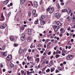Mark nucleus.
<instances>
[{
  "mask_svg": "<svg viewBox=\"0 0 75 75\" xmlns=\"http://www.w3.org/2000/svg\"><path fill=\"white\" fill-rule=\"evenodd\" d=\"M26 0H21V4L22 3V4H23L24 2H25V1Z\"/></svg>",
  "mask_w": 75,
  "mask_h": 75,
  "instance_id": "5701e85b",
  "label": "nucleus"
},
{
  "mask_svg": "<svg viewBox=\"0 0 75 75\" xmlns=\"http://www.w3.org/2000/svg\"><path fill=\"white\" fill-rule=\"evenodd\" d=\"M60 57V55H59V54H57L55 56V57L56 58H58V57Z\"/></svg>",
  "mask_w": 75,
  "mask_h": 75,
  "instance_id": "2f4dec72",
  "label": "nucleus"
},
{
  "mask_svg": "<svg viewBox=\"0 0 75 75\" xmlns=\"http://www.w3.org/2000/svg\"><path fill=\"white\" fill-rule=\"evenodd\" d=\"M33 31V30L32 29H29L28 30V34H31L32 32Z\"/></svg>",
  "mask_w": 75,
  "mask_h": 75,
  "instance_id": "9b49d317",
  "label": "nucleus"
},
{
  "mask_svg": "<svg viewBox=\"0 0 75 75\" xmlns=\"http://www.w3.org/2000/svg\"><path fill=\"white\" fill-rule=\"evenodd\" d=\"M35 61H37V63H38L40 62V58H37L35 59Z\"/></svg>",
  "mask_w": 75,
  "mask_h": 75,
  "instance_id": "6ab92c4d",
  "label": "nucleus"
},
{
  "mask_svg": "<svg viewBox=\"0 0 75 75\" xmlns=\"http://www.w3.org/2000/svg\"><path fill=\"white\" fill-rule=\"evenodd\" d=\"M51 7H50L48 9H47V11H48L50 13H52L54 11V7H52L51 8H50Z\"/></svg>",
  "mask_w": 75,
  "mask_h": 75,
  "instance_id": "f257e3e1",
  "label": "nucleus"
},
{
  "mask_svg": "<svg viewBox=\"0 0 75 75\" xmlns=\"http://www.w3.org/2000/svg\"><path fill=\"white\" fill-rule=\"evenodd\" d=\"M27 58L28 60H31V57H29V56H27Z\"/></svg>",
  "mask_w": 75,
  "mask_h": 75,
  "instance_id": "473e14b6",
  "label": "nucleus"
},
{
  "mask_svg": "<svg viewBox=\"0 0 75 75\" xmlns=\"http://www.w3.org/2000/svg\"><path fill=\"white\" fill-rule=\"evenodd\" d=\"M74 56L72 55H69L67 57V60H71L73 59Z\"/></svg>",
  "mask_w": 75,
  "mask_h": 75,
  "instance_id": "7ed1b4c3",
  "label": "nucleus"
},
{
  "mask_svg": "<svg viewBox=\"0 0 75 75\" xmlns=\"http://www.w3.org/2000/svg\"><path fill=\"white\" fill-rule=\"evenodd\" d=\"M58 69L59 70H60V71H62V69H61V68L60 67H58Z\"/></svg>",
  "mask_w": 75,
  "mask_h": 75,
  "instance_id": "79ce46f5",
  "label": "nucleus"
},
{
  "mask_svg": "<svg viewBox=\"0 0 75 75\" xmlns=\"http://www.w3.org/2000/svg\"><path fill=\"white\" fill-rule=\"evenodd\" d=\"M25 68H27V65H25Z\"/></svg>",
  "mask_w": 75,
  "mask_h": 75,
  "instance_id": "69168bd1",
  "label": "nucleus"
},
{
  "mask_svg": "<svg viewBox=\"0 0 75 75\" xmlns=\"http://www.w3.org/2000/svg\"><path fill=\"white\" fill-rule=\"evenodd\" d=\"M7 52H2L1 53V55L3 57H6L7 56Z\"/></svg>",
  "mask_w": 75,
  "mask_h": 75,
  "instance_id": "6e6552de",
  "label": "nucleus"
},
{
  "mask_svg": "<svg viewBox=\"0 0 75 75\" xmlns=\"http://www.w3.org/2000/svg\"><path fill=\"white\" fill-rule=\"evenodd\" d=\"M34 5L35 7H38V3L37 2V1H35L34 2Z\"/></svg>",
  "mask_w": 75,
  "mask_h": 75,
  "instance_id": "ddd939ff",
  "label": "nucleus"
},
{
  "mask_svg": "<svg viewBox=\"0 0 75 75\" xmlns=\"http://www.w3.org/2000/svg\"><path fill=\"white\" fill-rule=\"evenodd\" d=\"M43 3V1L42 0H41L40 1V5L41 6Z\"/></svg>",
  "mask_w": 75,
  "mask_h": 75,
  "instance_id": "c85d7f7f",
  "label": "nucleus"
},
{
  "mask_svg": "<svg viewBox=\"0 0 75 75\" xmlns=\"http://www.w3.org/2000/svg\"><path fill=\"white\" fill-rule=\"evenodd\" d=\"M73 37V38H74V37H75V34H73L72 35Z\"/></svg>",
  "mask_w": 75,
  "mask_h": 75,
  "instance_id": "680f3d73",
  "label": "nucleus"
},
{
  "mask_svg": "<svg viewBox=\"0 0 75 75\" xmlns=\"http://www.w3.org/2000/svg\"><path fill=\"white\" fill-rule=\"evenodd\" d=\"M67 12V9H63L62 11V12H63L64 13H65V12Z\"/></svg>",
  "mask_w": 75,
  "mask_h": 75,
  "instance_id": "cd10ccee",
  "label": "nucleus"
},
{
  "mask_svg": "<svg viewBox=\"0 0 75 75\" xmlns=\"http://www.w3.org/2000/svg\"><path fill=\"white\" fill-rule=\"evenodd\" d=\"M28 52H31V49H29Z\"/></svg>",
  "mask_w": 75,
  "mask_h": 75,
  "instance_id": "864d4df0",
  "label": "nucleus"
},
{
  "mask_svg": "<svg viewBox=\"0 0 75 75\" xmlns=\"http://www.w3.org/2000/svg\"><path fill=\"white\" fill-rule=\"evenodd\" d=\"M24 52V50L22 49H20L19 50V54H22V53Z\"/></svg>",
  "mask_w": 75,
  "mask_h": 75,
  "instance_id": "2eb2a0df",
  "label": "nucleus"
},
{
  "mask_svg": "<svg viewBox=\"0 0 75 75\" xmlns=\"http://www.w3.org/2000/svg\"><path fill=\"white\" fill-rule=\"evenodd\" d=\"M27 41L28 42H31L32 41V37H30L28 38Z\"/></svg>",
  "mask_w": 75,
  "mask_h": 75,
  "instance_id": "4468645a",
  "label": "nucleus"
},
{
  "mask_svg": "<svg viewBox=\"0 0 75 75\" xmlns=\"http://www.w3.org/2000/svg\"><path fill=\"white\" fill-rule=\"evenodd\" d=\"M58 26L56 25H53L52 26L53 28H54V29H55V28H56Z\"/></svg>",
  "mask_w": 75,
  "mask_h": 75,
  "instance_id": "72a5a7b5",
  "label": "nucleus"
},
{
  "mask_svg": "<svg viewBox=\"0 0 75 75\" xmlns=\"http://www.w3.org/2000/svg\"><path fill=\"white\" fill-rule=\"evenodd\" d=\"M24 71L23 70H21V73L22 74V75H23V74H24Z\"/></svg>",
  "mask_w": 75,
  "mask_h": 75,
  "instance_id": "09e8293b",
  "label": "nucleus"
},
{
  "mask_svg": "<svg viewBox=\"0 0 75 75\" xmlns=\"http://www.w3.org/2000/svg\"><path fill=\"white\" fill-rule=\"evenodd\" d=\"M61 53V51L59 50H57L56 52V54H60Z\"/></svg>",
  "mask_w": 75,
  "mask_h": 75,
  "instance_id": "412c9836",
  "label": "nucleus"
},
{
  "mask_svg": "<svg viewBox=\"0 0 75 75\" xmlns=\"http://www.w3.org/2000/svg\"><path fill=\"white\" fill-rule=\"evenodd\" d=\"M59 28V27L58 26L56 28L54 29V31L55 32H58V29Z\"/></svg>",
  "mask_w": 75,
  "mask_h": 75,
  "instance_id": "a211bd4d",
  "label": "nucleus"
},
{
  "mask_svg": "<svg viewBox=\"0 0 75 75\" xmlns=\"http://www.w3.org/2000/svg\"><path fill=\"white\" fill-rule=\"evenodd\" d=\"M56 25H57V27H59V26H61L62 25V23H61L60 22L58 21L56 23Z\"/></svg>",
  "mask_w": 75,
  "mask_h": 75,
  "instance_id": "f8f14e48",
  "label": "nucleus"
},
{
  "mask_svg": "<svg viewBox=\"0 0 75 75\" xmlns=\"http://www.w3.org/2000/svg\"><path fill=\"white\" fill-rule=\"evenodd\" d=\"M43 52H44L43 51H40V53H41V54H42V53H43Z\"/></svg>",
  "mask_w": 75,
  "mask_h": 75,
  "instance_id": "e2e57ef3",
  "label": "nucleus"
},
{
  "mask_svg": "<svg viewBox=\"0 0 75 75\" xmlns=\"http://www.w3.org/2000/svg\"><path fill=\"white\" fill-rule=\"evenodd\" d=\"M40 64H39L38 67H36V69H38V68H40Z\"/></svg>",
  "mask_w": 75,
  "mask_h": 75,
  "instance_id": "de8ad7c7",
  "label": "nucleus"
},
{
  "mask_svg": "<svg viewBox=\"0 0 75 75\" xmlns=\"http://www.w3.org/2000/svg\"><path fill=\"white\" fill-rule=\"evenodd\" d=\"M63 64H67V62H63Z\"/></svg>",
  "mask_w": 75,
  "mask_h": 75,
  "instance_id": "774afa93",
  "label": "nucleus"
},
{
  "mask_svg": "<svg viewBox=\"0 0 75 75\" xmlns=\"http://www.w3.org/2000/svg\"><path fill=\"white\" fill-rule=\"evenodd\" d=\"M35 33V32L34 31V30H33V31L32 32V34H34Z\"/></svg>",
  "mask_w": 75,
  "mask_h": 75,
  "instance_id": "338daca9",
  "label": "nucleus"
},
{
  "mask_svg": "<svg viewBox=\"0 0 75 75\" xmlns=\"http://www.w3.org/2000/svg\"><path fill=\"white\" fill-rule=\"evenodd\" d=\"M12 59V56L9 55L6 57V59L7 61H10Z\"/></svg>",
  "mask_w": 75,
  "mask_h": 75,
  "instance_id": "423d86ee",
  "label": "nucleus"
},
{
  "mask_svg": "<svg viewBox=\"0 0 75 75\" xmlns=\"http://www.w3.org/2000/svg\"><path fill=\"white\" fill-rule=\"evenodd\" d=\"M5 20V18H4V17L3 16V13L1 14V18H0V21H4Z\"/></svg>",
  "mask_w": 75,
  "mask_h": 75,
  "instance_id": "39448f33",
  "label": "nucleus"
},
{
  "mask_svg": "<svg viewBox=\"0 0 75 75\" xmlns=\"http://www.w3.org/2000/svg\"><path fill=\"white\" fill-rule=\"evenodd\" d=\"M71 42H74V39H71Z\"/></svg>",
  "mask_w": 75,
  "mask_h": 75,
  "instance_id": "4d7b16f0",
  "label": "nucleus"
},
{
  "mask_svg": "<svg viewBox=\"0 0 75 75\" xmlns=\"http://www.w3.org/2000/svg\"><path fill=\"white\" fill-rule=\"evenodd\" d=\"M60 5L61 6H64V3H60Z\"/></svg>",
  "mask_w": 75,
  "mask_h": 75,
  "instance_id": "c03bdc74",
  "label": "nucleus"
},
{
  "mask_svg": "<svg viewBox=\"0 0 75 75\" xmlns=\"http://www.w3.org/2000/svg\"><path fill=\"white\" fill-rule=\"evenodd\" d=\"M22 64L23 65H25V62H23L22 63Z\"/></svg>",
  "mask_w": 75,
  "mask_h": 75,
  "instance_id": "13d9d810",
  "label": "nucleus"
},
{
  "mask_svg": "<svg viewBox=\"0 0 75 75\" xmlns=\"http://www.w3.org/2000/svg\"><path fill=\"white\" fill-rule=\"evenodd\" d=\"M48 54L49 55H50L51 54V52H49L48 53Z\"/></svg>",
  "mask_w": 75,
  "mask_h": 75,
  "instance_id": "0e129e2a",
  "label": "nucleus"
},
{
  "mask_svg": "<svg viewBox=\"0 0 75 75\" xmlns=\"http://www.w3.org/2000/svg\"><path fill=\"white\" fill-rule=\"evenodd\" d=\"M65 30L64 29V28H62L60 30L61 33H64L65 32Z\"/></svg>",
  "mask_w": 75,
  "mask_h": 75,
  "instance_id": "f3484780",
  "label": "nucleus"
},
{
  "mask_svg": "<svg viewBox=\"0 0 75 75\" xmlns=\"http://www.w3.org/2000/svg\"><path fill=\"white\" fill-rule=\"evenodd\" d=\"M24 28H25L24 27H22L20 29V30H24Z\"/></svg>",
  "mask_w": 75,
  "mask_h": 75,
  "instance_id": "f704fd0d",
  "label": "nucleus"
},
{
  "mask_svg": "<svg viewBox=\"0 0 75 75\" xmlns=\"http://www.w3.org/2000/svg\"><path fill=\"white\" fill-rule=\"evenodd\" d=\"M67 30L68 31H70L71 30V28H70V27H69V28H68Z\"/></svg>",
  "mask_w": 75,
  "mask_h": 75,
  "instance_id": "a18cd8bd",
  "label": "nucleus"
},
{
  "mask_svg": "<svg viewBox=\"0 0 75 75\" xmlns=\"http://www.w3.org/2000/svg\"><path fill=\"white\" fill-rule=\"evenodd\" d=\"M49 62V61H46V64H48Z\"/></svg>",
  "mask_w": 75,
  "mask_h": 75,
  "instance_id": "3c124183",
  "label": "nucleus"
},
{
  "mask_svg": "<svg viewBox=\"0 0 75 75\" xmlns=\"http://www.w3.org/2000/svg\"><path fill=\"white\" fill-rule=\"evenodd\" d=\"M31 12L30 11H29L28 12V14L29 16H31Z\"/></svg>",
  "mask_w": 75,
  "mask_h": 75,
  "instance_id": "c9c22d12",
  "label": "nucleus"
},
{
  "mask_svg": "<svg viewBox=\"0 0 75 75\" xmlns=\"http://www.w3.org/2000/svg\"><path fill=\"white\" fill-rule=\"evenodd\" d=\"M6 26L7 25L6 24H4L1 26L0 28H1V29H4V28L6 27Z\"/></svg>",
  "mask_w": 75,
  "mask_h": 75,
  "instance_id": "0eeeda50",
  "label": "nucleus"
},
{
  "mask_svg": "<svg viewBox=\"0 0 75 75\" xmlns=\"http://www.w3.org/2000/svg\"><path fill=\"white\" fill-rule=\"evenodd\" d=\"M56 6L58 8H61V7H60V6H59V4L58 3L57 4Z\"/></svg>",
  "mask_w": 75,
  "mask_h": 75,
  "instance_id": "a878e982",
  "label": "nucleus"
},
{
  "mask_svg": "<svg viewBox=\"0 0 75 75\" xmlns=\"http://www.w3.org/2000/svg\"><path fill=\"white\" fill-rule=\"evenodd\" d=\"M74 31H75V30H70V32L71 33H72L73 32H74Z\"/></svg>",
  "mask_w": 75,
  "mask_h": 75,
  "instance_id": "8fccbe9b",
  "label": "nucleus"
},
{
  "mask_svg": "<svg viewBox=\"0 0 75 75\" xmlns=\"http://www.w3.org/2000/svg\"><path fill=\"white\" fill-rule=\"evenodd\" d=\"M42 45H41V44H39L38 45V47H41Z\"/></svg>",
  "mask_w": 75,
  "mask_h": 75,
  "instance_id": "a19ab883",
  "label": "nucleus"
},
{
  "mask_svg": "<svg viewBox=\"0 0 75 75\" xmlns=\"http://www.w3.org/2000/svg\"><path fill=\"white\" fill-rule=\"evenodd\" d=\"M6 47L5 46H4L3 47V50H5V48Z\"/></svg>",
  "mask_w": 75,
  "mask_h": 75,
  "instance_id": "5fc2aeb1",
  "label": "nucleus"
},
{
  "mask_svg": "<svg viewBox=\"0 0 75 75\" xmlns=\"http://www.w3.org/2000/svg\"><path fill=\"white\" fill-rule=\"evenodd\" d=\"M11 14V12H9L8 13V16L10 17V15Z\"/></svg>",
  "mask_w": 75,
  "mask_h": 75,
  "instance_id": "4c0bfd02",
  "label": "nucleus"
},
{
  "mask_svg": "<svg viewBox=\"0 0 75 75\" xmlns=\"http://www.w3.org/2000/svg\"><path fill=\"white\" fill-rule=\"evenodd\" d=\"M53 60H51L50 63H49V65H54V62H53Z\"/></svg>",
  "mask_w": 75,
  "mask_h": 75,
  "instance_id": "dca6fc26",
  "label": "nucleus"
},
{
  "mask_svg": "<svg viewBox=\"0 0 75 75\" xmlns=\"http://www.w3.org/2000/svg\"><path fill=\"white\" fill-rule=\"evenodd\" d=\"M33 15L35 14L36 13V11L35 10H34L33 11Z\"/></svg>",
  "mask_w": 75,
  "mask_h": 75,
  "instance_id": "bb28decb",
  "label": "nucleus"
},
{
  "mask_svg": "<svg viewBox=\"0 0 75 75\" xmlns=\"http://www.w3.org/2000/svg\"><path fill=\"white\" fill-rule=\"evenodd\" d=\"M3 72H5V71H6V69H3Z\"/></svg>",
  "mask_w": 75,
  "mask_h": 75,
  "instance_id": "bf43d9fd",
  "label": "nucleus"
},
{
  "mask_svg": "<svg viewBox=\"0 0 75 75\" xmlns=\"http://www.w3.org/2000/svg\"><path fill=\"white\" fill-rule=\"evenodd\" d=\"M10 65L11 67V68H13V67H14V64H13L11 62H10Z\"/></svg>",
  "mask_w": 75,
  "mask_h": 75,
  "instance_id": "393cba45",
  "label": "nucleus"
},
{
  "mask_svg": "<svg viewBox=\"0 0 75 75\" xmlns=\"http://www.w3.org/2000/svg\"><path fill=\"white\" fill-rule=\"evenodd\" d=\"M14 46H15V47H17V46H18V44L16 43H15L14 44Z\"/></svg>",
  "mask_w": 75,
  "mask_h": 75,
  "instance_id": "49530a36",
  "label": "nucleus"
},
{
  "mask_svg": "<svg viewBox=\"0 0 75 75\" xmlns=\"http://www.w3.org/2000/svg\"><path fill=\"white\" fill-rule=\"evenodd\" d=\"M41 24H45V22L43 20H42L40 21Z\"/></svg>",
  "mask_w": 75,
  "mask_h": 75,
  "instance_id": "b1692460",
  "label": "nucleus"
},
{
  "mask_svg": "<svg viewBox=\"0 0 75 75\" xmlns=\"http://www.w3.org/2000/svg\"><path fill=\"white\" fill-rule=\"evenodd\" d=\"M63 52L64 53H66V51L65 50H63Z\"/></svg>",
  "mask_w": 75,
  "mask_h": 75,
  "instance_id": "052dcab7",
  "label": "nucleus"
},
{
  "mask_svg": "<svg viewBox=\"0 0 75 75\" xmlns=\"http://www.w3.org/2000/svg\"><path fill=\"white\" fill-rule=\"evenodd\" d=\"M54 69H55V68L53 67L52 69H51V72H53V71H54Z\"/></svg>",
  "mask_w": 75,
  "mask_h": 75,
  "instance_id": "7c9ffc66",
  "label": "nucleus"
},
{
  "mask_svg": "<svg viewBox=\"0 0 75 75\" xmlns=\"http://www.w3.org/2000/svg\"><path fill=\"white\" fill-rule=\"evenodd\" d=\"M33 15H34V16H35V17H37L38 15H37V14L36 13L34 14Z\"/></svg>",
  "mask_w": 75,
  "mask_h": 75,
  "instance_id": "58836bf2",
  "label": "nucleus"
},
{
  "mask_svg": "<svg viewBox=\"0 0 75 75\" xmlns=\"http://www.w3.org/2000/svg\"><path fill=\"white\" fill-rule=\"evenodd\" d=\"M30 72H29V71H28L27 72V75H28L30 74Z\"/></svg>",
  "mask_w": 75,
  "mask_h": 75,
  "instance_id": "603ef678",
  "label": "nucleus"
},
{
  "mask_svg": "<svg viewBox=\"0 0 75 75\" xmlns=\"http://www.w3.org/2000/svg\"><path fill=\"white\" fill-rule=\"evenodd\" d=\"M30 3L31 4L32 6H34V2L30 1Z\"/></svg>",
  "mask_w": 75,
  "mask_h": 75,
  "instance_id": "ea45409f",
  "label": "nucleus"
},
{
  "mask_svg": "<svg viewBox=\"0 0 75 75\" xmlns=\"http://www.w3.org/2000/svg\"><path fill=\"white\" fill-rule=\"evenodd\" d=\"M8 1H9L8 0L7 1H5L3 2V3L4 4H7L8 3Z\"/></svg>",
  "mask_w": 75,
  "mask_h": 75,
  "instance_id": "4be33fe9",
  "label": "nucleus"
},
{
  "mask_svg": "<svg viewBox=\"0 0 75 75\" xmlns=\"http://www.w3.org/2000/svg\"><path fill=\"white\" fill-rule=\"evenodd\" d=\"M39 35H40V36L41 37L42 36V34L41 33H40Z\"/></svg>",
  "mask_w": 75,
  "mask_h": 75,
  "instance_id": "6e6d98bb",
  "label": "nucleus"
},
{
  "mask_svg": "<svg viewBox=\"0 0 75 75\" xmlns=\"http://www.w3.org/2000/svg\"><path fill=\"white\" fill-rule=\"evenodd\" d=\"M67 13L68 14H69V13H70L72 11H71V8H67Z\"/></svg>",
  "mask_w": 75,
  "mask_h": 75,
  "instance_id": "1a4fd4ad",
  "label": "nucleus"
},
{
  "mask_svg": "<svg viewBox=\"0 0 75 75\" xmlns=\"http://www.w3.org/2000/svg\"><path fill=\"white\" fill-rule=\"evenodd\" d=\"M21 41H24L25 40V34L23 33L21 34Z\"/></svg>",
  "mask_w": 75,
  "mask_h": 75,
  "instance_id": "f03ea898",
  "label": "nucleus"
},
{
  "mask_svg": "<svg viewBox=\"0 0 75 75\" xmlns=\"http://www.w3.org/2000/svg\"><path fill=\"white\" fill-rule=\"evenodd\" d=\"M38 20L37 19L35 22V24H37L38 23Z\"/></svg>",
  "mask_w": 75,
  "mask_h": 75,
  "instance_id": "c756f323",
  "label": "nucleus"
},
{
  "mask_svg": "<svg viewBox=\"0 0 75 75\" xmlns=\"http://www.w3.org/2000/svg\"><path fill=\"white\" fill-rule=\"evenodd\" d=\"M54 16L56 17H57V18L58 19L59 18L61 17V14L60 13L58 12L56 13Z\"/></svg>",
  "mask_w": 75,
  "mask_h": 75,
  "instance_id": "20e7f679",
  "label": "nucleus"
},
{
  "mask_svg": "<svg viewBox=\"0 0 75 75\" xmlns=\"http://www.w3.org/2000/svg\"><path fill=\"white\" fill-rule=\"evenodd\" d=\"M50 71V69H47V70H46V72H49Z\"/></svg>",
  "mask_w": 75,
  "mask_h": 75,
  "instance_id": "e433bc0d",
  "label": "nucleus"
},
{
  "mask_svg": "<svg viewBox=\"0 0 75 75\" xmlns=\"http://www.w3.org/2000/svg\"><path fill=\"white\" fill-rule=\"evenodd\" d=\"M10 38L11 41H15L14 37L13 36H11L10 37Z\"/></svg>",
  "mask_w": 75,
  "mask_h": 75,
  "instance_id": "9d476101",
  "label": "nucleus"
},
{
  "mask_svg": "<svg viewBox=\"0 0 75 75\" xmlns=\"http://www.w3.org/2000/svg\"><path fill=\"white\" fill-rule=\"evenodd\" d=\"M51 44V42H50L49 43H48L47 45V46H49Z\"/></svg>",
  "mask_w": 75,
  "mask_h": 75,
  "instance_id": "37998d69",
  "label": "nucleus"
},
{
  "mask_svg": "<svg viewBox=\"0 0 75 75\" xmlns=\"http://www.w3.org/2000/svg\"><path fill=\"white\" fill-rule=\"evenodd\" d=\"M45 18V16L44 15H42L41 16V18H40V20H42L43 19H44Z\"/></svg>",
  "mask_w": 75,
  "mask_h": 75,
  "instance_id": "aec40b11",
  "label": "nucleus"
}]
</instances>
